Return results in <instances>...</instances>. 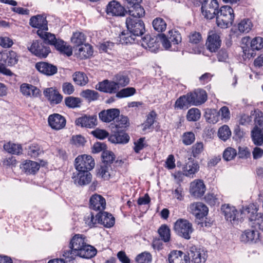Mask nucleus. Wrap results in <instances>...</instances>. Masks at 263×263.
I'll use <instances>...</instances> for the list:
<instances>
[{
    "instance_id": "nucleus-1",
    "label": "nucleus",
    "mask_w": 263,
    "mask_h": 263,
    "mask_svg": "<svg viewBox=\"0 0 263 263\" xmlns=\"http://www.w3.org/2000/svg\"><path fill=\"white\" fill-rule=\"evenodd\" d=\"M235 14L233 9L229 6H223L217 11L216 24L221 28H227L232 25Z\"/></svg>"
},
{
    "instance_id": "nucleus-2",
    "label": "nucleus",
    "mask_w": 263,
    "mask_h": 263,
    "mask_svg": "<svg viewBox=\"0 0 263 263\" xmlns=\"http://www.w3.org/2000/svg\"><path fill=\"white\" fill-rule=\"evenodd\" d=\"M158 37L163 47L171 51L177 50V45L180 44L182 41L181 34L175 30H170L167 36L164 34H160Z\"/></svg>"
},
{
    "instance_id": "nucleus-3",
    "label": "nucleus",
    "mask_w": 263,
    "mask_h": 263,
    "mask_svg": "<svg viewBox=\"0 0 263 263\" xmlns=\"http://www.w3.org/2000/svg\"><path fill=\"white\" fill-rule=\"evenodd\" d=\"M257 208L254 204H250L243 209L242 214L247 215L252 228L263 231V214L257 213Z\"/></svg>"
},
{
    "instance_id": "nucleus-4",
    "label": "nucleus",
    "mask_w": 263,
    "mask_h": 263,
    "mask_svg": "<svg viewBox=\"0 0 263 263\" xmlns=\"http://www.w3.org/2000/svg\"><path fill=\"white\" fill-rule=\"evenodd\" d=\"M174 229L176 233L186 239H189L191 238V234L193 231L192 224L187 220L180 218L175 223Z\"/></svg>"
},
{
    "instance_id": "nucleus-5",
    "label": "nucleus",
    "mask_w": 263,
    "mask_h": 263,
    "mask_svg": "<svg viewBox=\"0 0 263 263\" xmlns=\"http://www.w3.org/2000/svg\"><path fill=\"white\" fill-rule=\"evenodd\" d=\"M95 165V161L90 155H80L75 159L74 166L78 172H89L94 167Z\"/></svg>"
},
{
    "instance_id": "nucleus-6",
    "label": "nucleus",
    "mask_w": 263,
    "mask_h": 263,
    "mask_svg": "<svg viewBox=\"0 0 263 263\" xmlns=\"http://www.w3.org/2000/svg\"><path fill=\"white\" fill-rule=\"evenodd\" d=\"M126 25L128 31L135 36L143 35L145 32V25L143 22L139 18H126Z\"/></svg>"
},
{
    "instance_id": "nucleus-7",
    "label": "nucleus",
    "mask_w": 263,
    "mask_h": 263,
    "mask_svg": "<svg viewBox=\"0 0 263 263\" xmlns=\"http://www.w3.org/2000/svg\"><path fill=\"white\" fill-rule=\"evenodd\" d=\"M218 8L216 0H205L202 4L201 12L205 18L211 20L216 16Z\"/></svg>"
},
{
    "instance_id": "nucleus-8",
    "label": "nucleus",
    "mask_w": 263,
    "mask_h": 263,
    "mask_svg": "<svg viewBox=\"0 0 263 263\" xmlns=\"http://www.w3.org/2000/svg\"><path fill=\"white\" fill-rule=\"evenodd\" d=\"M28 48L31 53L40 58H46L50 52L49 47L38 40L33 41Z\"/></svg>"
},
{
    "instance_id": "nucleus-9",
    "label": "nucleus",
    "mask_w": 263,
    "mask_h": 263,
    "mask_svg": "<svg viewBox=\"0 0 263 263\" xmlns=\"http://www.w3.org/2000/svg\"><path fill=\"white\" fill-rule=\"evenodd\" d=\"M187 95L191 105L194 106H199L203 104L208 99L206 92L202 89H197L187 93Z\"/></svg>"
},
{
    "instance_id": "nucleus-10",
    "label": "nucleus",
    "mask_w": 263,
    "mask_h": 263,
    "mask_svg": "<svg viewBox=\"0 0 263 263\" xmlns=\"http://www.w3.org/2000/svg\"><path fill=\"white\" fill-rule=\"evenodd\" d=\"M48 122L49 125L52 129L59 130L65 127L66 120L65 118L61 115L54 113L49 116Z\"/></svg>"
},
{
    "instance_id": "nucleus-11",
    "label": "nucleus",
    "mask_w": 263,
    "mask_h": 263,
    "mask_svg": "<svg viewBox=\"0 0 263 263\" xmlns=\"http://www.w3.org/2000/svg\"><path fill=\"white\" fill-rule=\"evenodd\" d=\"M106 12L108 15L115 16H123L127 13L124 7L115 0L110 2L107 4Z\"/></svg>"
},
{
    "instance_id": "nucleus-12",
    "label": "nucleus",
    "mask_w": 263,
    "mask_h": 263,
    "mask_svg": "<svg viewBox=\"0 0 263 263\" xmlns=\"http://www.w3.org/2000/svg\"><path fill=\"white\" fill-rule=\"evenodd\" d=\"M221 44V40L219 34L214 31H210L206 42L207 49L212 52H215L220 48Z\"/></svg>"
},
{
    "instance_id": "nucleus-13",
    "label": "nucleus",
    "mask_w": 263,
    "mask_h": 263,
    "mask_svg": "<svg viewBox=\"0 0 263 263\" xmlns=\"http://www.w3.org/2000/svg\"><path fill=\"white\" fill-rule=\"evenodd\" d=\"M43 93L51 105L59 104L62 101V95L59 93L58 90L52 87L45 89L43 91Z\"/></svg>"
},
{
    "instance_id": "nucleus-14",
    "label": "nucleus",
    "mask_w": 263,
    "mask_h": 263,
    "mask_svg": "<svg viewBox=\"0 0 263 263\" xmlns=\"http://www.w3.org/2000/svg\"><path fill=\"white\" fill-rule=\"evenodd\" d=\"M189 210L198 219H201L205 216L209 211L208 207L200 202L191 203L189 206Z\"/></svg>"
},
{
    "instance_id": "nucleus-15",
    "label": "nucleus",
    "mask_w": 263,
    "mask_h": 263,
    "mask_svg": "<svg viewBox=\"0 0 263 263\" xmlns=\"http://www.w3.org/2000/svg\"><path fill=\"white\" fill-rule=\"evenodd\" d=\"M189 255L191 256L192 261L194 263H204L207 258L205 252L195 246L190 248Z\"/></svg>"
},
{
    "instance_id": "nucleus-16",
    "label": "nucleus",
    "mask_w": 263,
    "mask_h": 263,
    "mask_svg": "<svg viewBox=\"0 0 263 263\" xmlns=\"http://www.w3.org/2000/svg\"><path fill=\"white\" fill-rule=\"evenodd\" d=\"M168 260L169 263H190V258L180 250H173L168 255Z\"/></svg>"
},
{
    "instance_id": "nucleus-17",
    "label": "nucleus",
    "mask_w": 263,
    "mask_h": 263,
    "mask_svg": "<svg viewBox=\"0 0 263 263\" xmlns=\"http://www.w3.org/2000/svg\"><path fill=\"white\" fill-rule=\"evenodd\" d=\"M221 210L226 220L231 223H235L238 219V212L235 207L230 204H224L221 206Z\"/></svg>"
},
{
    "instance_id": "nucleus-18",
    "label": "nucleus",
    "mask_w": 263,
    "mask_h": 263,
    "mask_svg": "<svg viewBox=\"0 0 263 263\" xmlns=\"http://www.w3.org/2000/svg\"><path fill=\"white\" fill-rule=\"evenodd\" d=\"M96 88L100 91L110 94L117 93L119 89L114 80H105L96 85Z\"/></svg>"
},
{
    "instance_id": "nucleus-19",
    "label": "nucleus",
    "mask_w": 263,
    "mask_h": 263,
    "mask_svg": "<svg viewBox=\"0 0 263 263\" xmlns=\"http://www.w3.org/2000/svg\"><path fill=\"white\" fill-rule=\"evenodd\" d=\"M205 190V185L202 180H195L190 184V193L194 197H200L202 196Z\"/></svg>"
},
{
    "instance_id": "nucleus-20",
    "label": "nucleus",
    "mask_w": 263,
    "mask_h": 263,
    "mask_svg": "<svg viewBox=\"0 0 263 263\" xmlns=\"http://www.w3.org/2000/svg\"><path fill=\"white\" fill-rule=\"evenodd\" d=\"M106 206L105 199L100 195L95 194L89 199V207L95 211L104 210Z\"/></svg>"
},
{
    "instance_id": "nucleus-21",
    "label": "nucleus",
    "mask_w": 263,
    "mask_h": 263,
    "mask_svg": "<svg viewBox=\"0 0 263 263\" xmlns=\"http://www.w3.org/2000/svg\"><path fill=\"white\" fill-rule=\"evenodd\" d=\"M35 67L40 72L48 76H53L58 71L57 66L47 62H37Z\"/></svg>"
},
{
    "instance_id": "nucleus-22",
    "label": "nucleus",
    "mask_w": 263,
    "mask_h": 263,
    "mask_svg": "<svg viewBox=\"0 0 263 263\" xmlns=\"http://www.w3.org/2000/svg\"><path fill=\"white\" fill-rule=\"evenodd\" d=\"M114 133L108 138L109 140L114 143H126L129 141V136L124 132L123 129L112 128Z\"/></svg>"
},
{
    "instance_id": "nucleus-23",
    "label": "nucleus",
    "mask_w": 263,
    "mask_h": 263,
    "mask_svg": "<svg viewBox=\"0 0 263 263\" xmlns=\"http://www.w3.org/2000/svg\"><path fill=\"white\" fill-rule=\"evenodd\" d=\"M157 38L155 36L152 37L149 34L146 35L142 39L141 45L145 49L149 50L151 52H156L159 47V44L157 41Z\"/></svg>"
},
{
    "instance_id": "nucleus-24",
    "label": "nucleus",
    "mask_w": 263,
    "mask_h": 263,
    "mask_svg": "<svg viewBox=\"0 0 263 263\" xmlns=\"http://www.w3.org/2000/svg\"><path fill=\"white\" fill-rule=\"evenodd\" d=\"M120 115V110L117 108L103 110L99 114V119L103 122L109 123Z\"/></svg>"
},
{
    "instance_id": "nucleus-25",
    "label": "nucleus",
    "mask_w": 263,
    "mask_h": 263,
    "mask_svg": "<svg viewBox=\"0 0 263 263\" xmlns=\"http://www.w3.org/2000/svg\"><path fill=\"white\" fill-rule=\"evenodd\" d=\"M40 167L39 163L31 160H25L20 165V168L27 175L35 174Z\"/></svg>"
},
{
    "instance_id": "nucleus-26",
    "label": "nucleus",
    "mask_w": 263,
    "mask_h": 263,
    "mask_svg": "<svg viewBox=\"0 0 263 263\" xmlns=\"http://www.w3.org/2000/svg\"><path fill=\"white\" fill-rule=\"evenodd\" d=\"M97 120L96 116L85 115L78 118L75 122L76 125L81 127L92 128L97 124Z\"/></svg>"
},
{
    "instance_id": "nucleus-27",
    "label": "nucleus",
    "mask_w": 263,
    "mask_h": 263,
    "mask_svg": "<svg viewBox=\"0 0 263 263\" xmlns=\"http://www.w3.org/2000/svg\"><path fill=\"white\" fill-rule=\"evenodd\" d=\"M21 92L26 96L37 98L41 95L40 90L31 84L23 83L20 87Z\"/></svg>"
},
{
    "instance_id": "nucleus-28",
    "label": "nucleus",
    "mask_w": 263,
    "mask_h": 263,
    "mask_svg": "<svg viewBox=\"0 0 263 263\" xmlns=\"http://www.w3.org/2000/svg\"><path fill=\"white\" fill-rule=\"evenodd\" d=\"M72 178L76 183L80 185H85L89 183L91 180L92 175L88 171L78 172L77 175Z\"/></svg>"
},
{
    "instance_id": "nucleus-29",
    "label": "nucleus",
    "mask_w": 263,
    "mask_h": 263,
    "mask_svg": "<svg viewBox=\"0 0 263 263\" xmlns=\"http://www.w3.org/2000/svg\"><path fill=\"white\" fill-rule=\"evenodd\" d=\"M30 25L38 30H48L47 21L45 17L41 15L33 16L30 19Z\"/></svg>"
},
{
    "instance_id": "nucleus-30",
    "label": "nucleus",
    "mask_w": 263,
    "mask_h": 263,
    "mask_svg": "<svg viewBox=\"0 0 263 263\" xmlns=\"http://www.w3.org/2000/svg\"><path fill=\"white\" fill-rule=\"evenodd\" d=\"M141 3H138L129 5L128 10L127 12L132 18H139L145 15V10L141 6Z\"/></svg>"
},
{
    "instance_id": "nucleus-31",
    "label": "nucleus",
    "mask_w": 263,
    "mask_h": 263,
    "mask_svg": "<svg viewBox=\"0 0 263 263\" xmlns=\"http://www.w3.org/2000/svg\"><path fill=\"white\" fill-rule=\"evenodd\" d=\"M55 49L58 50L61 53L66 54L69 57L72 54V50L69 45H67L66 43L63 40L61 39H56L53 45Z\"/></svg>"
},
{
    "instance_id": "nucleus-32",
    "label": "nucleus",
    "mask_w": 263,
    "mask_h": 263,
    "mask_svg": "<svg viewBox=\"0 0 263 263\" xmlns=\"http://www.w3.org/2000/svg\"><path fill=\"white\" fill-rule=\"evenodd\" d=\"M199 170V165L196 162L189 161L183 167V174L187 177H194V175Z\"/></svg>"
},
{
    "instance_id": "nucleus-33",
    "label": "nucleus",
    "mask_w": 263,
    "mask_h": 263,
    "mask_svg": "<svg viewBox=\"0 0 263 263\" xmlns=\"http://www.w3.org/2000/svg\"><path fill=\"white\" fill-rule=\"evenodd\" d=\"M86 243L85 238L82 235L76 234L71 239L69 245L78 253Z\"/></svg>"
},
{
    "instance_id": "nucleus-34",
    "label": "nucleus",
    "mask_w": 263,
    "mask_h": 263,
    "mask_svg": "<svg viewBox=\"0 0 263 263\" xmlns=\"http://www.w3.org/2000/svg\"><path fill=\"white\" fill-rule=\"evenodd\" d=\"M100 223L106 228H111L115 224V218L106 212H99Z\"/></svg>"
},
{
    "instance_id": "nucleus-35",
    "label": "nucleus",
    "mask_w": 263,
    "mask_h": 263,
    "mask_svg": "<svg viewBox=\"0 0 263 263\" xmlns=\"http://www.w3.org/2000/svg\"><path fill=\"white\" fill-rule=\"evenodd\" d=\"M97 251L95 248L89 245H86L81 248L78 253V256L85 258H90L94 257L97 254Z\"/></svg>"
},
{
    "instance_id": "nucleus-36",
    "label": "nucleus",
    "mask_w": 263,
    "mask_h": 263,
    "mask_svg": "<svg viewBox=\"0 0 263 263\" xmlns=\"http://www.w3.org/2000/svg\"><path fill=\"white\" fill-rule=\"evenodd\" d=\"M187 93L180 96L178 98L174 104V108L176 109H187L191 106V103L190 100L188 99Z\"/></svg>"
},
{
    "instance_id": "nucleus-37",
    "label": "nucleus",
    "mask_w": 263,
    "mask_h": 263,
    "mask_svg": "<svg viewBox=\"0 0 263 263\" xmlns=\"http://www.w3.org/2000/svg\"><path fill=\"white\" fill-rule=\"evenodd\" d=\"M48 30H38L37 35L44 41V43L52 45L57 38L54 34L47 32Z\"/></svg>"
},
{
    "instance_id": "nucleus-38",
    "label": "nucleus",
    "mask_w": 263,
    "mask_h": 263,
    "mask_svg": "<svg viewBox=\"0 0 263 263\" xmlns=\"http://www.w3.org/2000/svg\"><path fill=\"white\" fill-rule=\"evenodd\" d=\"M259 239V233L256 230H247L241 235V240L245 242L256 241Z\"/></svg>"
},
{
    "instance_id": "nucleus-39",
    "label": "nucleus",
    "mask_w": 263,
    "mask_h": 263,
    "mask_svg": "<svg viewBox=\"0 0 263 263\" xmlns=\"http://www.w3.org/2000/svg\"><path fill=\"white\" fill-rule=\"evenodd\" d=\"M135 36L128 31V29L122 31L119 34V42L122 44H133L135 42Z\"/></svg>"
},
{
    "instance_id": "nucleus-40",
    "label": "nucleus",
    "mask_w": 263,
    "mask_h": 263,
    "mask_svg": "<svg viewBox=\"0 0 263 263\" xmlns=\"http://www.w3.org/2000/svg\"><path fill=\"white\" fill-rule=\"evenodd\" d=\"M4 148L8 153L14 155H19L22 152V147L21 144L11 142L5 143L4 145Z\"/></svg>"
},
{
    "instance_id": "nucleus-41",
    "label": "nucleus",
    "mask_w": 263,
    "mask_h": 263,
    "mask_svg": "<svg viewBox=\"0 0 263 263\" xmlns=\"http://www.w3.org/2000/svg\"><path fill=\"white\" fill-rule=\"evenodd\" d=\"M72 78L76 84L79 86H85L88 82L86 74L80 71H77L72 75Z\"/></svg>"
},
{
    "instance_id": "nucleus-42",
    "label": "nucleus",
    "mask_w": 263,
    "mask_h": 263,
    "mask_svg": "<svg viewBox=\"0 0 263 263\" xmlns=\"http://www.w3.org/2000/svg\"><path fill=\"white\" fill-rule=\"evenodd\" d=\"M113 79L115 83L117 84V88L118 89H119L120 87L126 86L129 83V79L128 77L127 76L121 73L115 75Z\"/></svg>"
},
{
    "instance_id": "nucleus-43",
    "label": "nucleus",
    "mask_w": 263,
    "mask_h": 263,
    "mask_svg": "<svg viewBox=\"0 0 263 263\" xmlns=\"http://www.w3.org/2000/svg\"><path fill=\"white\" fill-rule=\"evenodd\" d=\"M161 239L164 242H168L171 239V230L166 224L162 225L158 230Z\"/></svg>"
},
{
    "instance_id": "nucleus-44",
    "label": "nucleus",
    "mask_w": 263,
    "mask_h": 263,
    "mask_svg": "<svg viewBox=\"0 0 263 263\" xmlns=\"http://www.w3.org/2000/svg\"><path fill=\"white\" fill-rule=\"evenodd\" d=\"M129 124L127 117L119 116V117H117L115 123L112 125V128L124 130L125 128L128 126Z\"/></svg>"
},
{
    "instance_id": "nucleus-45",
    "label": "nucleus",
    "mask_w": 263,
    "mask_h": 263,
    "mask_svg": "<svg viewBox=\"0 0 263 263\" xmlns=\"http://www.w3.org/2000/svg\"><path fill=\"white\" fill-rule=\"evenodd\" d=\"M80 95L82 97L85 98L89 102L94 101L98 100L100 96L97 91L90 89L83 90L81 92Z\"/></svg>"
},
{
    "instance_id": "nucleus-46",
    "label": "nucleus",
    "mask_w": 263,
    "mask_h": 263,
    "mask_svg": "<svg viewBox=\"0 0 263 263\" xmlns=\"http://www.w3.org/2000/svg\"><path fill=\"white\" fill-rule=\"evenodd\" d=\"M78 53L82 58H89L93 53L92 47L88 44H83L79 46Z\"/></svg>"
},
{
    "instance_id": "nucleus-47",
    "label": "nucleus",
    "mask_w": 263,
    "mask_h": 263,
    "mask_svg": "<svg viewBox=\"0 0 263 263\" xmlns=\"http://www.w3.org/2000/svg\"><path fill=\"white\" fill-rule=\"evenodd\" d=\"M253 24L249 18H244L238 24V29L242 33H248L252 29Z\"/></svg>"
},
{
    "instance_id": "nucleus-48",
    "label": "nucleus",
    "mask_w": 263,
    "mask_h": 263,
    "mask_svg": "<svg viewBox=\"0 0 263 263\" xmlns=\"http://www.w3.org/2000/svg\"><path fill=\"white\" fill-rule=\"evenodd\" d=\"M252 140L257 145H261L263 143V132L262 130L254 128L251 132Z\"/></svg>"
},
{
    "instance_id": "nucleus-49",
    "label": "nucleus",
    "mask_w": 263,
    "mask_h": 263,
    "mask_svg": "<svg viewBox=\"0 0 263 263\" xmlns=\"http://www.w3.org/2000/svg\"><path fill=\"white\" fill-rule=\"evenodd\" d=\"M153 27L155 30L158 32L164 31L166 28V23L165 21L161 17H156L152 23Z\"/></svg>"
},
{
    "instance_id": "nucleus-50",
    "label": "nucleus",
    "mask_w": 263,
    "mask_h": 263,
    "mask_svg": "<svg viewBox=\"0 0 263 263\" xmlns=\"http://www.w3.org/2000/svg\"><path fill=\"white\" fill-rule=\"evenodd\" d=\"M77 256H78V253L74 249H72L70 245L63 251V256L67 262L72 261Z\"/></svg>"
},
{
    "instance_id": "nucleus-51",
    "label": "nucleus",
    "mask_w": 263,
    "mask_h": 263,
    "mask_svg": "<svg viewBox=\"0 0 263 263\" xmlns=\"http://www.w3.org/2000/svg\"><path fill=\"white\" fill-rule=\"evenodd\" d=\"M71 41L76 46L79 47L85 42L86 37L82 32H76L73 33Z\"/></svg>"
},
{
    "instance_id": "nucleus-52",
    "label": "nucleus",
    "mask_w": 263,
    "mask_h": 263,
    "mask_svg": "<svg viewBox=\"0 0 263 263\" xmlns=\"http://www.w3.org/2000/svg\"><path fill=\"white\" fill-rule=\"evenodd\" d=\"M201 117V112L197 108H192L190 109L186 115V119L189 121H197Z\"/></svg>"
},
{
    "instance_id": "nucleus-53",
    "label": "nucleus",
    "mask_w": 263,
    "mask_h": 263,
    "mask_svg": "<svg viewBox=\"0 0 263 263\" xmlns=\"http://www.w3.org/2000/svg\"><path fill=\"white\" fill-rule=\"evenodd\" d=\"M218 135L220 139L226 141L230 137L231 131L228 125H224L219 128Z\"/></svg>"
},
{
    "instance_id": "nucleus-54",
    "label": "nucleus",
    "mask_w": 263,
    "mask_h": 263,
    "mask_svg": "<svg viewBox=\"0 0 263 263\" xmlns=\"http://www.w3.org/2000/svg\"><path fill=\"white\" fill-rule=\"evenodd\" d=\"M80 99L73 97H67L65 98V104L69 108H74L80 106Z\"/></svg>"
},
{
    "instance_id": "nucleus-55",
    "label": "nucleus",
    "mask_w": 263,
    "mask_h": 263,
    "mask_svg": "<svg viewBox=\"0 0 263 263\" xmlns=\"http://www.w3.org/2000/svg\"><path fill=\"white\" fill-rule=\"evenodd\" d=\"M135 93L136 89L134 87H127L123 88L120 91H117L116 96L118 98L120 99L132 96Z\"/></svg>"
},
{
    "instance_id": "nucleus-56",
    "label": "nucleus",
    "mask_w": 263,
    "mask_h": 263,
    "mask_svg": "<svg viewBox=\"0 0 263 263\" xmlns=\"http://www.w3.org/2000/svg\"><path fill=\"white\" fill-rule=\"evenodd\" d=\"M85 223L90 227H94L97 223H100L99 213L95 216L92 213H90L88 216L84 218Z\"/></svg>"
},
{
    "instance_id": "nucleus-57",
    "label": "nucleus",
    "mask_w": 263,
    "mask_h": 263,
    "mask_svg": "<svg viewBox=\"0 0 263 263\" xmlns=\"http://www.w3.org/2000/svg\"><path fill=\"white\" fill-rule=\"evenodd\" d=\"M157 116L156 112L151 111L147 116L146 121L143 124V130L149 129L154 123Z\"/></svg>"
},
{
    "instance_id": "nucleus-58",
    "label": "nucleus",
    "mask_w": 263,
    "mask_h": 263,
    "mask_svg": "<svg viewBox=\"0 0 263 263\" xmlns=\"http://www.w3.org/2000/svg\"><path fill=\"white\" fill-rule=\"evenodd\" d=\"M152 260L151 254L147 252H142L138 255L136 258L137 263H151Z\"/></svg>"
},
{
    "instance_id": "nucleus-59",
    "label": "nucleus",
    "mask_w": 263,
    "mask_h": 263,
    "mask_svg": "<svg viewBox=\"0 0 263 263\" xmlns=\"http://www.w3.org/2000/svg\"><path fill=\"white\" fill-rule=\"evenodd\" d=\"M203 151V143L202 142H197L192 147V155L194 158H198Z\"/></svg>"
},
{
    "instance_id": "nucleus-60",
    "label": "nucleus",
    "mask_w": 263,
    "mask_h": 263,
    "mask_svg": "<svg viewBox=\"0 0 263 263\" xmlns=\"http://www.w3.org/2000/svg\"><path fill=\"white\" fill-rule=\"evenodd\" d=\"M97 175L104 180H108L110 178V173L109 172V166L106 165H101L98 170Z\"/></svg>"
},
{
    "instance_id": "nucleus-61",
    "label": "nucleus",
    "mask_w": 263,
    "mask_h": 263,
    "mask_svg": "<svg viewBox=\"0 0 263 263\" xmlns=\"http://www.w3.org/2000/svg\"><path fill=\"white\" fill-rule=\"evenodd\" d=\"M102 158L104 165H108L115 160V156L112 152L106 151L102 153Z\"/></svg>"
},
{
    "instance_id": "nucleus-62",
    "label": "nucleus",
    "mask_w": 263,
    "mask_h": 263,
    "mask_svg": "<svg viewBox=\"0 0 263 263\" xmlns=\"http://www.w3.org/2000/svg\"><path fill=\"white\" fill-rule=\"evenodd\" d=\"M253 50H259L263 48V38L260 36L253 38L250 43Z\"/></svg>"
},
{
    "instance_id": "nucleus-63",
    "label": "nucleus",
    "mask_w": 263,
    "mask_h": 263,
    "mask_svg": "<svg viewBox=\"0 0 263 263\" xmlns=\"http://www.w3.org/2000/svg\"><path fill=\"white\" fill-rule=\"evenodd\" d=\"M254 121L255 123L254 128L260 129L263 132V113L261 111H255Z\"/></svg>"
},
{
    "instance_id": "nucleus-64",
    "label": "nucleus",
    "mask_w": 263,
    "mask_h": 263,
    "mask_svg": "<svg viewBox=\"0 0 263 263\" xmlns=\"http://www.w3.org/2000/svg\"><path fill=\"white\" fill-rule=\"evenodd\" d=\"M206 202L211 205L219 203L220 195L214 193H209L204 197Z\"/></svg>"
}]
</instances>
